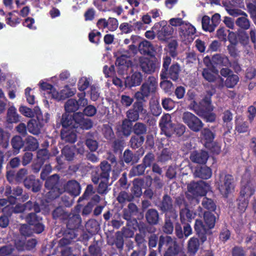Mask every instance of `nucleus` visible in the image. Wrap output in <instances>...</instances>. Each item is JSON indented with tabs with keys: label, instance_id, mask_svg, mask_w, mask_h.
I'll list each match as a JSON object with an SVG mask.
<instances>
[{
	"label": "nucleus",
	"instance_id": "8",
	"mask_svg": "<svg viewBox=\"0 0 256 256\" xmlns=\"http://www.w3.org/2000/svg\"><path fill=\"white\" fill-rule=\"evenodd\" d=\"M179 36L186 43L190 42L194 40V36L196 32L195 28L188 22L182 27L178 29Z\"/></svg>",
	"mask_w": 256,
	"mask_h": 256
},
{
	"label": "nucleus",
	"instance_id": "48",
	"mask_svg": "<svg viewBox=\"0 0 256 256\" xmlns=\"http://www.w3.org/2000/svg\"><path fill=\"white\" fill-rule=\"evenodd\" d=\"M132 124L130 120L125 119L122 124V130L124 136H128L131 133Z\"/></svg>",
	"mask_w": 256,
	"mask_h": 256
},
{
	"label": "nucleus",
	"instance_id": "34",
	"mask_svg": "<svg viewBox=\"0 0 256 256\" xmlns=\"http://www.w3.org/2000/svg\"><path fill=\"white\" fill-rule=\"evenodd\" d=\"M187 21L184 20L180 18H170L168 23L169 26H171L172 28H180L186 23Z\"/></svg>",
	"mask_w": 256,
	"mask_h": 256
},
{
	"label": "nucleus",
	"instance_id": "54",
	"mask_svg": "<svg viewBox=\"0 0 256 256\" xmlns=\"http://www.w3.org/2000/svg\"><path fill=\"white\" fill-rule=\"evenodd\" d=\"M90 79L82 77L80 79L78 83V88L80 90L84 91L90 85Z\"/></svg>",
	"mask_w": 256,
	"mask_h": 256
},
{
	"label": "nucleus",
	"instance_id": "39",
	"mask_svg": "<svg viewBox=\"0 0 256 256\" xmlns=\"http://www.w3.org/2000/svg\"><path fill=\"white\" fill-rule=\"evenodd\" d=\"M108 180V179H102L98 188V192L100 194H106L108 192L109 189Z\"/></svg>",
	"mask_w": 256,
	"mask_h": 256
},
{
	"label": "nucleus",
	"instance_id": "35",
	"mask_svg": "<svg viewBox=\"0 0 256 256\" xmlns=\"http://www.w3.org/2000/svg\"><path fill=\"white\" fill-rule=\"evenodd\" d=\"M65 110L67 112H74L78 109V104L74 99L68 100L64 105Z\"/></svg>",
	"mask_w": 256,
	"mask_h": 256
},
{
	"label": "nucleus",
	"instance_id": "28",
	"mask_svg": "<svg viewBox=\"0 0 256 256\" xmlns=\"http://www.w3.org/2000/svg\"><path fill=\"white\" fill-rule=\"evenodd\" d=\"M138 50L141 54H150L153 50V46L150 42L144 40L140 43Z\"/></svg>",
	"mask_w": 256,
	"mask_h": 256
},
{
	"label": "nucleus",
	"instance_id": "21",
	"mask_svg": "<svg viewBox=\"0 0 256 256\" xmlns=\"http://www.w3.org/2000/svg\"><path fill=\"white\" fill-rule=\"evenodd\" d=\"M242 188L240 191V196L242 198H246L248 199L252 195L254 192V190L252 188L250 182H246L244 179L242 180Z\"/></svg>",
	"mask_w": 256,
	"mask_h": 256
},
{
	"label": "nucleus",
	"instance_id": "61",
	"mask_svg": "<svg viewBox=\"0 0 256 256\" xmlns=\"http://www.w3.org/2000/svg\"><path fill=\"white\" fill-rule=\"evenodd\" d=\"M62 154L68 160H72L74 156L73 150L67 146H65L62 150Z\"/></svg>",
	"mask_w": 256,
	"mask_h": 256
},
{
	"label": "nucleus",
	"instance_id": "33",
	"mask_svg": "<svg viewBox=\"0 0 256 256\" xmlns=\"http://www.w3.org/2000/svg\"><path fill=\"white\" fill-rule=\"evenodd\" d=\"M7 120L12 123L16 122L19 120L18 114L16 112V109L13 106L10 108L8 111Z\"/></svg>",
	"mask_w": 256,
	"mask_h": 256
},
{
	"label": "nucleus",
	"instance_id": "6",
	"mask_svg": "<svg viewBox=\"0 0 256 256\" xmlns=\"http://www.w3.org/2000/svg\"><path fill=\"white\" fill-rule=\"evenodd\" d=\"M209 188L210 186L204 181L192 182L188 186L186 196L188 198H193L198 196H204Z\"/></svg>",
	"mask_w": 256,
	"mask_h": 256
},
{
	"label": "nucleus",
	"instance_id": "29",
	"mask_svg": "<svg viewBox=\"0 0 256 256\" xmlns=\"http://www.w3.org/2000/svg\"><path fill=\"white\" fill-rule=\"evenodd\" d=\"M62 124L64 128H76L72 116L64 114L62 116Z\"/></svg>",
	"mask_w": 256,
	"mask_h": 256
},
{
	"label": "nucleus",
	"instance_id": "56",
	"mask_svg": "<svg viewBox=\"0 0 256 256\" xmlns=\"http://www.w3.org/2000/svg\"><path fill=\"white\" fill-rule=\"evenodd\" d=\"M50 154L46 149H42L38 150L37 158L40 162L43 163L44 162L49 158Z\"/></svg>",
	"mask_w": 256,
	"mask_h": 256
},
{
	"label": "nucleus",
	"instance_id": "55",
	"mask_svg": "<svg viewBox=\"0 0 256 256\" xmlns=\"http://www.w3.org/2000/svg\"><path fill=\"white\" fill-rule=\"evenodd\" d=\"M162 104L164 109L170 110L175 106V102L170 98H166L162 100Z\"/></svg>",
	"mask_w": 256,
	"mask_h": 256
},
{
	"label": "nucleus",
	"instance_id": "19",
	"mask_svg": "<svg viewBox=\"0 0 256 256\" xmlns=\"http://www.w3.org/2000/svg\"><path fill=\"white\" fill-rule=\"evenodd\" d=\"M142 75L140 72H135L130 77H127L125 80V84L128 87H132L138 86L142 81Z\"/></svg>",
	"mask_w": 256,
	"mask_h": 256
},
{
	"label": "nucleus",
	"instance_id": "22",
	"mask_svg": "<svg viewBox=\"0 0 256 256\" xmlns=\"http://www.w3.org/2000/svg\"><path fill=\"white\" fill-rule=\"evenodd\" d=\"M66 190L72 194L76 196L80 192V188L79 184L74 180L68 182L66 186Z\"/></svg>",
	"mask_w": 256,
	"mask_h": 256
},
{
	"label": "nucleus",
	"instance_id": "3",
	"mask_svg": "<svg viewBox=\"0 0 256 256\" xmlns=\"http://www.w3.org/2000/svg\"><path fill=\"white\" fill-rule=\"evenodd\" d=\"M158 88L156 79L152 76H149L142 85L140 90L136 92L134 98L137 100L145 101V98L151 94H154Z\"/></svg>",
	"mask_w": 256,
	"mask_h": 256
},
{
	"label": "nucleus",
	"instance_id": "37",
	"mask_svg": "<svg viewBox=\"0 0 256 256\" xmlns=\"http://www.w3.org/2000/svg\"><path fill=\"white\" fill-rule=\"evenodd\" d=\"M144 138L142 136H132L130 140V146L133 148H137L140 147L144 142Z\"/></svg>",
	"mask_w": 256,
	"mask_h": 256
},
{
	"label": "nucleus",
	"instance_id": "40",
	"mask_svg": "<svg viewBox=\"0 0 256 256\" xmlns=\"http://www.w3.org/2000/svg\"><path fill=\"white\" fill-rule=\"evenodd\" d=\"M133 130L134 134L137 135H140L145 134L146 132L147 128L143 123L136 122L133 127Z\"/></svg>",
	"mask_w": 256,
	"mask_h": 256
},
{
	"label": "nucleus",
	"instance_id": "18",
	"mask_svg": "<svg viewBox=\"0 0 256 256\" xmlns=\"http://www.w3.org/2000/svg\"><path fill=\"white\" fill-rule=\"evenodd\" d=\"M211 64L213 66H228L230 63L228 58L224 55L216 54L213 56L211 59Z\"/></svg>",
	"mask_w": 256,
	"mask_h": 256
},
{
	"label": "nucleus",
	"instance_id": "26",
	"mask_svg": "<svg viewBox=\"0 0 256 256\" xmlns=\"http://www.w3.org/2000/svg\"><path fill=\"white\" fill-rule=\"evenodd\" d=\"M180 71V65L178 63L173 64L170 68H168V78L170 77L174 80H176L178 78Z\"/></svg>",
	"mask_w": 256,
	"mask_h": 256
},
{
	"label": "nucleus",
	"instance_id": "47",
	"mask_svg": "<svg viewBox=\"0 0 256 256\" xmlns=\"http://www.w3.org/2000/svg\"><path fill=\"white\" fill-rule=\"evenodd\" d=\"M124 160L126 163L136 162L138 160V158L136 156H134L132 152L130 150H126L124 152Z\"/></svg>",
	"mask_w": 256,
	"mask_h": 256
},
{
	"label": "nucleus",
	"instance_id": "20",
	"mask_svg": "<svg viewBox=\"0 0 256 256\" xmlns=\"http://www.w3.org/2000/svg\"><path fill=\"white\" fill-rule=\"evenodd\" d=\"M194 174L195 177L208 179L212 176V170L206 166L197 167Z\"/></svg>",
	"mask_w": 256,
	"mask_h": 256
},
{
	"label": "nucleus",
	"instance_id": "27",
	"mask_svg": "<svg viewBox=\"0 0 256 256\" xmlns=\"http://www.w3.org/2000/svg\"><path fill=\"white\" fill-rule=\"evenodd\" d=\"M146 217L148 223L154 224L158 223L159 218L158 212L154 209L148 210L146 213Z\"/></svg>",
	"mask_w": 256,
	"mask_h": 256
},
{
	"label": "nucleus",
	"instance_id": "11",
	"mask_svg": "<svg viewBox=\"0 0 256 256\" xmlns=\"http://www.w3.org/2000/svg\"><path fill=\"white\" fill-rule=\"evenodd\" d=\"M100 168L101 170L99 174L97 172L92 174V180L94 184H97L100 179L109 180L110 174L111 172V166L107 161L104 160L100 164Z\"/></svg>",
	"mask_w": 256,
	"mask_h": 256
},
{
	"label": "nucleus",
	"instance_id": "57",
	"mask_svg": "<svg viewBox=\"0 0 256 256\" xmlns=\"http://www.w3.org/2000/svg\"><path fill=\"white\" fill-rule=\"evenodd\" d=\"M96 10L92 8H88L84 14V20L86 21H92L94 20Z\"/></svg>",
	"mask_w": 256,
	"mask_h": 256
},
{
	"label": "nucleus",
	"instance_id": "16",
	"mask_svg": "<svg viewBox=\"0 0 256 256\" xmlns=\"http://www.w3.org/2000/svg\"><path fill=\"white\" fill-rule=\"evenodd\" d=\"M215 134L210 129L204 128L200 130V138L205 147H210L214 138Z\"/></svg>",
	"mask_w": 256,
	"mask_h": 256
},
{
	"label": "nucleus",
	"instance_id": "9",
	"mask_svg": "<svg viewBox=\"0 0 256 256\" xmlns=\"http://www.w3.org/2000/svg\"><path fill=\"white\" fill-rule=\"evenodd\" d=\"M159 126L162 132L166 136L170 137L174 134V124L172 122V116L170 114H166L161 117Z\"/></svg>",
	"mask_w": 256,
	"mask_h": 256
},
{
	"label": "nucleus",
	"instance_id": "41",
	"mask_svg": "<svg viewBox=\"0 0 256 256\" xmlns=\"http://www.w3.org/2000/svg\"><path fill=\"white\" fill-rule=\"evenodd\" d=\"M14 246L12 244H6L0 248V256H8L14 252Z\"/></svg>",
	"mask_w": 256,
	"mask_h": 256
},
{
	"label": "nucleus",
	"instance_id": "14",
	"mask_svg": "<svg viewBox=\"0 0 256 256\" xmlns=\"http://www.w3.org/2000/svg\"><path fill=\"white\" fill-rule=\"evenodd\" d=\"M140 62L142 71L147 74L154 72L158 66V64L156 61L146 58H141Z\"/></svg>",
	"mask_w": 256,
	"mask_h": 256
},
{
	"label": "nucleus",
	"instance_id": "1",
	"mask_svg": "<svg viewBox=\"0 0 256 256\" xmlns=\"http://www.w3.org/2000/svg\"><path fill=\"white\" fill-rule=\"evenodd\" d=\"M204 218L205 224L202 220H196L195 222L194 229L202 242L206 240V234L209 232V230L212 228L216 222V217L210 212H204Z\"/></svg>",
	"mask_w": 256,
	"mask_h": 256
},
{
	"label": "nucleus",
	"instance_id": "60",
	"mask_svg": "<svg viewBox=\"0 0 256 256\" xmlns=\"http://www.w3.org/2000/svg\"><path fill=\"white\" fill-rule=\"evenodd\" d=\"M178 46V42L176 40H172L168 44V48L172 56H174L176 55V50Z\"/></svg>",
	"mask_w": 256,
	"mask_h": 256
},
{
	"label": "nucleus",
	"instance_id": "59",
	"mask_svg": "<svg viewBox=\"0 0 256 256\" xmlns=\"http://www.w3.org/2000/svg\"><path fill=\"white\" fill-rule=\"evenodd\" d=\"M90 98L94 101H96L100 96L99 90L98 86L92 85L90 86Z\"/></svg>",
	"mask_w": 256,
	"mask_h": 256
},
{
	"label": "nucleus",
	"instance_id": "32",
	"mask_svg": "<svg viewBox=\"0 0 256 256\" xmlns=\"http://www.w3.org/2000/svg\"><path fill=\"white\" fill-rule=\"evenodd\" d=\"M202 22V28L204 30L212 32L214 30L215 27L213 26L212 20L209 16H203Z\"/></svg>",
	"mask_w": 256,
	"mask_h": 256
},
{
	"label": "nucleus",
	"instance_id": "52",
	"mask_svg": "<svg viewBox=\"0 0 256 256\" xmlns=\"http://www.w3.org/2000/svg\"><path fill=\"white\" fill-rule=\"evenodd\" d=\"M146 167L144 164H139L133 168L130 171V174L131 176H140L142 174L145 170Z\"/></svg>",
	"mask_w": 256,
	"mask_h": 256
},
{
	"label": "nucleus",
	"instance_id": "58",
	"mask_svg": "<svg viewBox=\"0 0 256 256\" xmlns=\"http://www.w3.org/2000/svg\"><path fill=\"white\" fill-rule=\"evenodd\" d=\"M86 144L91 151H95L98 147V143L96 140L92 138H87Z\"/></svg>",
	"mask_w": 256,
	"mask_h": 256
},
{
	"label": "nucleus",
	"instance_id": "51",
	"mask_svg": "<svg viewBox=\"0 0 256 256\" xmlns=\"http://www.w3.org/2000/svg\"><path fill=\"white\" fill-rule=\"evenodd\" d=\"M116 66H122V65L132 64V63L128 59V56L122 54L116 58Z\"/></svg>",
	"mask_w": 256,
	"mask_h": 256
},
{
	"label": "nucleus",
	"instance_id": "63",
	"mask_svg": "<svg viewBox=\"0 0 256 256\" xmlns=\"http://www.w3.org/2000/svg\"><path fill=\"white\" fill-rule=\"evenodd\" d=\"M72 118L76 128H78L85 119L83 114L82 112H76L72 116Z\"/></svg>",
	"mask_w": 256,
	"mask_h": 256
},
{
	"label": "nucleus",
	"instance_id": "12",
	"mask_svg": "<svg viewBox=\"0 0 256 256\" xmlns=\"http://www.w3.org/2000/svg\"><path fill=\"white\" fill-rule=\"evenodd\" d=\"M26 221L30 226H34L33 229L35 232L40 234L44 230V226L42 222V219L35 213H30L26 216Z\"/></svg>",
	"mask_w": 256,
	"mask_h": 256
},
{
	"label": "nucleus",
	"instance_id": "17",
	"mask_svg": "<svg viewBox=\"0 0 256 256\" xmlns=\"http://www.w3.org/2000/svg\"><path fill=\"white\" fill-rule=\"evenodd\" d=\"M61 138L66 142H74L76 139L75 130L74 128H63L61 132Z\"/></svg>",
	"mask_w": 256,
	"mask_h": 256
},
{
	"label": "nucleus",
	"instance_id": "25",
	"mask_svg": "<svg viewBox=\"0 0 256 256\" xmlns=\"http://www.w3.org/2000/svg\"><path fill=\"white\" fill-rule=\"evenodd\" d=\"M67 226L70 230L78 228L81 223V218L79 214H70Z\"/></svg>",
	"mask_w": 256,
	"mask_h": 256
},
{
	"label": "nucleus",
	"instance_id": "45",
	"mask_svg": "<svg viewBox=\"0 0 256 256\" xmlns=\"http://www.w3.org/2000/svg\"><path fill=\"white\" fill-rule=\"evenodd\" d=\"M24 211L34 210L35 212H40V208L38 203L32 202L30 200L24 204Z\"/></svg>",
	"mask_w": 256,
	"mask_h": 256
},
{
	"label": "nucleus",
	"instance_id": "30",
	"mask_svg": "<svg viewBox=\"0 0 256 256\" xmlns=\"http://www.w3.org/2000/svg\"><path fill=\"white\" fill-rule=\"evenodd\" d=\"M161 210L162 211H172L173 210V205L172 198L167 194L164 196L162 202Z\"/></svg>",
	"mask_w": 256,
	"mask_h": 256
},
{
	"label": "nucleus",
	"instance_id": "4",
	"mask_svg": "<svg viewBox=\"0 0 256 256\" xmlns=\"http://www.w3.org/2000/svg\"><path fill=\"white\" fill-rule=\"evenodd\" d=\"M163 246L167 248L164 256H175L180 250L181 248L178 246L175 239H172L170 236H160L159 240L158 250L160 252Z\"/></svg>",
	"mask_w": 256,
	"mask_h": 256
},
{
	"label": "nucleus",
	"instance_id": "64",
	"mask_svg": "<svg viewBox=\"0 0 256 256\" xmlns=\"http://www.w3.org/2000/svg\"><path fill=\"white\" fill-rule=\"evenodd\" d=\"M238 40L242 45H246L249 42V37L246 32H242L238 36Z\"/></svg>",
	"mask_w": 256,
	"mask_h": 256
},
{
	"label": "nucleus",
	"instance_id": "53",
	"mask_svg": "<svg viewBox=\"0 0 256 256\" xmlns=\"http://www.w3.org/2000/svg\"><path fill=\"white\" fill-rule=\"evenodd\" d=\"M246 7L251 18L253 21H254L256 20V0H254L252 2L248 4Z\"/></svg>",
	"mask_w": 256,
	"mask_h": 256
},
{
	"label": "nucleus",
	"instance_id": "2",
	"mask_svg": "<svg viewBox=\"0 0 256 256\" xmlns=\"http://www.w3.org/2000/svg\"><path fill=\"white\" fill-rule=\"evenodd\" d=\"M152 29L156 32L158 40L162 42H168L170 38H174L176 31L171 26L168 25L167 21L164 20L156 22Z\"/></svg>",
	"mask_w": 256,
	"mask_h": 256
},
{
	"label": "nucleus",
	"instance_id": "13",
	"mask_svg": "<svg viewBox=\"0 0 256 256\" xmlns=\"http://www.w3.org/2000/svg\"><path fill=\"white\" fill-rule=\"evenodd\" d=\"M44 119H42V120L38 121L39 124L34 120H30L28 124V131L34 134H38L40 133V130L42 126L48 122L50 119V114L48 113L44 116Z\"/></svg>",
	"mask_w": 256,
	"mask_h": 256
},
{
	"label": "nucleus",
	"instance_id": "46",
	"mask_svg": "<svg viewBox=\"0 0 256 256\" xmlns=\"http://www.w3.org/2000/svg\"><path fill=\"white\" fill-rule=\"evenodd\" d=\"M202 204L205 208L210 211H214L216 210V206L215 204L212 200L208 198H204Z\"/></svg>",
	"mask_w": 256,
	"mask_h": 256
},
{
	"label": "nucleus",
	"instance_id": "50",
	"mask_svg": "<svg viewBox=\"0 0 256 256\" xmlns=\"http://www.w3.org/2000/svg\"><path fill=\"white\" fill-rule=\"evenodd\" d=\"M26 143L28 144V148L30 150H36L38 147V142L37 140L33 136H28L26 138Z\"/></svg>",
	"mask_w": 256,
	"mask_h": 256
},
{
	"label": "nucleus",
	"instance_id": "23",
	"mask_svg": "<svg viewBox=\"0 0 256 256\" xmlns=\"http://www.w3.org/2000/svg\"><path fill=\"white\" fill-rule=\"evenodd\" d=\"M248 14L244 12L238 18L236 21V24L243 30H248L250 26V22L248 18Z\"/></svg>",
	"mask_w": 256,
	"mask_h": 256
},
{
	"label": "nucleus",
	"instance_id": "38",
	"mask_svg": "<svg viewBox=\"0 0 256 256\" xmlns=\"http://www.w3.org/2000/svg\"><path fill=\"white\" fill-rule=\"evenodd\" d=\"M150 111L154 116H158L162 112V108L158 100L150 102Z\"/></svg>",
	"mask_w": 256,
	"mask_h": 256
},
{
	"label": "nucleus",
	"instance_id": "36",
	"mask_svg": "<svg viewBox=\"0 0 256 256\" xmlns=\"http://www.w3.org/2000/svg\"><path fill=\"white\" fill-rule=\"evenodd\" d=\"M171 58L169 56H166L164 60L163 68L160 74V78L164 80L168 78V66L171 62Z\"/></svg>",
	"mask_w": 256,
	"mask_h": 256
},
{
	"label": "nucleus",
	"instance_id": "5",
	"mask_svg": "<svg viewBox=\"0 0 256 256\" xmlns=\"http://www.w3.org/2000/svg\"><path fill=\"white\" fill-rule=\"evenodd\" d=\"M235 181L232 176L222 174L220 176L218 189L222 194L226 197L234 188Z\"/></svg>",
	"mask_w": 256,
	"mask_h": 256
},
{
	"label": "nucleus",
	"instance_id": "24",
	"mask_svg": "<svg viewBox=\"0 0 256 256\" xmlns=\"http://www.w3.org/2000/svg\"><path fill=\"white\" fill-rule=\"evenodd\" d=\"M195 214L187 208H182L180 211V219L181 222L185 224L187 222H191L194 218Z\"/></svg>",
	"mask_w": 256,
	"mask_h": 256
},
{
	"label": "nucleus",
	"instance_id": "42",
	"mask_svg": "<svg viewBox=\"0 0 256 256\" xmlns=\"http://www.w3.org/2000/svg\"><path fill=\"white\" fill-rule=\"evenodd\" d=\"M134 198L132 194H128L125 191L120 192L117 197V200L120 203H124L126 202H130Z\"/></svg>",
	"mask_w": 256,
	"mask_h": 256
},
{
	"label": "nucleus",
	"instance_id": "62",
	"mask_svg": "<svg viewBox=\"0 0 256 256\" xmlns=\"http://www.w3.org/2000/svg\"><path fill=\"white\" fill-rule=\"evenodd\" d=\"M126 116L128 118V120L136 121L138 119L139 114L134 108L128 110L126 112Z\"/></svg>",
	"mask_w": 256,
	"mask_h": 256
},
{
	"label": "nucleus",
	"instance_id": "7",
	"mask_svg": "<svg viewBox=\"0 0 256 256\" xmlns=\"http://www.w3.org/2000/svg\"><path fill=\"white\" fill-rule=\"evenodd\" d=\"M182 122L194 132H200L204 126L202 120L193 114L186 112L182 115Z\"/></svg>",
	"mask_w": 256,
	"mask_h": 256
},
{
	"label": "nucleus",
	"instance_id": "10",
	"mask_svg": "<svg viewBox=\"0 0 256 256\" xmlns=\"http://www.w3.org/2000/svg\"><path fill=\"white\" fill-rule=\"evenodd\" d=\"M59 177L57 174H54L46 180L45 186L50 190L48 196L51 198H54L58 196L61 192L57 186Z\"/></svg>",
	"mask_w": 256,
	"mask_h": 256
},
{
	"label": "nucleus",
	"instance_id": "44",
	"mask_svg": "<svg viewBox=\"0 0 256 256\" xmlns=\"http://www.w3.org/2000/svg\"><path fill=\"white\" fill-rule=\"evenodd\" d=\"M239 80L238 77L236 74L230 75L226 80V86L228 88H232L234 86Z\"/></svg>",
	"mask_w": 256,
	"mask_h": 256
},
{
	"label": "nucleus",
	"instance_id": "31",
	"mask_svg": "<svg viewBox=\"0 0 256 256\" xmlns=\"http://www.w3.org/2000/svg\"><path fill=\"white\" fill-rule=\"evenodd\" d=\"M199 241L197 238H192L188 242V250L192 254H195L198 250Z\"/></svg>",
	"mask_w": 256,
	"mask_h": 256
},
{
	"label": "nucleus",
	"instance_id": "15",
	"mask_svg": "<svg viewBox=\"0 0 256 256\" xmlns=\"http://www.w3.org/2000/svg\"><path fill=\"white\" fill-rule=\"evenodd\" d=\"M208 156V152L201 150L192 152L190 154V158L193 162L204 164L206 162Z\"/></svg>",
	"mask_w": 256,
	"mask_h": 256
},
{
	"label": "nucleus",
	"instance_id": "49",
	"mask_svg": "<svg viewBox=\"0 0 256 256\" xmlns=\"http://www.w3.org/2000/svg\"><path fill=\"white\" fill-rule=\"evenodd\" d=\"M200 104L204 110L207 111H212L213 110V106L211 104L210 96H206L200 102Z\"/></svg>",
	"mask_w": 256,
	"mask_h": 256
},
{
	"label": "nucleus",
	"instance_id": "43",
	"mask_svg": "<svg viewBox=\"0 0 256 256\" xmlns=\"http://www.w3.org/2000/svg\"><path fill=\"white\" fill-rule=\"evenodd\" d=\"M14 149L19 150L24 146V142L20 136H16L12 138L11 140Z\"/></svg>",
	"mask_w": 256,
	"mask_h": 256
}]
</instances>
